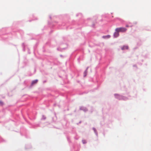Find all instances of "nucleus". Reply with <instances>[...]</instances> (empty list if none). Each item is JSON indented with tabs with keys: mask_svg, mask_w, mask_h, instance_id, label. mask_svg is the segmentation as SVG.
<instances>
[{
	"mask_svg": "<svg viewBox=\"0 0 151 151\" xmlns=\"http://www.w3.org/2000/svg\"><path fill=\"white\" fill-rule=\"evenodd\" d=\"M127 30V29L125 28L120 27L119 28H117L116 29V30L118 32H125Z\"/></svg>",
	"mask_w": 151,
	"mask_h": 151,
	"instance_id": "1",
	"label": "nucleus"
},
{
	"mask_svg": "<svg viewBox=\"0 0 151 151\" xmlns=\"http://www.w3.org/2000/svg\"><path fill=\"white\" fill-rule=\"evenodd\" d=\"M128 49V47L127 46H124L121 48L122 50H124L125 49Z\"/></svg>",
	"mask_w": 151,
	"mask_h": 151,
	"instance_id": "2",
	"label": "nucleus"
},
{
	"mask_svg": "<svg viewBox=\"0 0 151 151\" xmlns=\"http://www.w3.org/2000/svg\"><path fill=\"white\" fill-rule=\"evenodd\" d=\"M119 35V34L118 33V32H115V33L114 34V36L116 37L118 36Z\"/></svg>",
	"mask_w": 151,
	"mask_h": 151,
	"instance_id": "3",
	"label": "nucleus"
},
{
	"mask_svg": "<svg viewBox=\"0 0 151 151\" xmlns=\"http://www.w3.org/2000/svg\"><path fill=\"white\" fill-rule=\"evenodd\" d=\"M37 81H38V80H35L33 81L32 83V85H33L35 83H37Z\"/></svg>",
	"mask_w": 151,
	"mask_h": 151,
	"instance_id": "4",
	"label": "nucleus"
},
{
	"mask_svg": "<svg viewBox=\"0 0 151 151\" xmlns=\"http://www.w3.org/2000/svg\"><path fill=\"white\" fill-rule=\"evenodd\" d=\"M110 37V36L109 35H108L106 36H103V37L104 38H109Z\"/></svg>",
	"mask_w": 151,
	"mask_h": 151,
	"instance_id": "5",
	"label": "nucleus"
},
{
	"mask_svg": "<svg viewBox=\"0 0 151 151\" xmlns=\"http://www.w3.org/2000/svg\"><path fill=\"white\" fill-rule=\"evenodd\" d=\"M3 104V102L1 101H0V105H2Z\"/></svg>",
	"mask_w": 151,
	"mask_h": 151,
	"instance_id": "6",
	"label": "nucleus"
},
{
	"mask_svg": "<svg viewBox=\"0 0 151 151\" xmlns=\"http://www.w3.org/2000/svg\"><path fill=\"white\" fill-rule=\"evenodd\" d=\"M83 143H85V142H83Z\"/></svg>",
	"mask_w": 151,
	"mask_h": 151,
	"instance_id": "7",
	"label": "nucleus"
},
{
	"mask_svg": "<svg viewBox=\"0 0 151 151\" xmlns=\"http://www.w3.org/2000/svg\"><path fill=\"white\" fill-rule=\"evenodd\" d=\"M83 143H85V142H83Z\"/></svg>",
	"mask_w": 151,
	"mask_h": 151,
	"instance_id": "8",
	"label": "nucleus"
},
{
	"mask_svg": "<svg viewBox=\"0 0 151 151\" xmlns=\"http://www.w3.org/2000/svg\"><path fill=\"white\" fill-rule=\"evenodd\" d=\"M126 27H128V26H126Z\"/></svg>",
	"mask_w": 151,
	"mask_h": 151,
	"instance_id": "9",
	"label": "nucleus"
}]
</instances>
